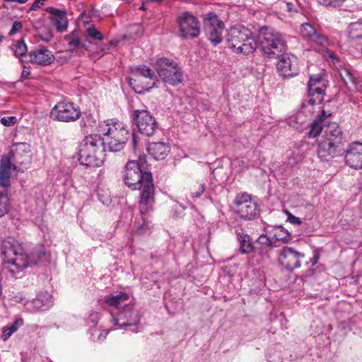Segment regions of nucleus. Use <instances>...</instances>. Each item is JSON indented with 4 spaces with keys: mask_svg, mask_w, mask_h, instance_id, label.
<instances>
[{
    "mask_svg": "<svg viewBox=\"0 0 362 362\" xmlns=\"http://www.w3.org/2000/svg\"><path fill=\"white\" fill-rule=\"evenodd\" d=\"M123 181L131 189H140L139 211L146 214L155 202V186L152 174L142 169L138 160H129L123 170Z\"/></svg>",
    "mask_w": 362,
    "mask_h": 362,
    "instance_id": "1",
    "label": "nucleus"
},
{
    "mask_svg": "<svg viewBox=\"0 0 362 362\" xmlns=\"http://www.w3.org/2000/svg\"><path fill=\"white\" fill-rule=\"evenodd\" d=\"M78 161L90 168L100 166L105 158V141L100 134L86 136L79 145Z\"/></svg>",
    "mask_w": 362,
    "mask_h": 362,
    "instance_id": "2",
    "label": "nucleus"
},
{
    "mask_svg": "<svg viewBox=\"0 0 362 362\" xmlns=\"http://www.w3.org/2000/svg\"><path fill=\"white\" fill-rule=\"evenodd\" d=\"M257 42L262 56L269 59H276L288 48L285 35L266 25L259 28Z\"/></svg>",
    "mask_w": 362,
    "mask_h": 362,
    "instance_id": "3",
    "label": "nucleus"
},
{
    "mask_svg": "<svg viewBox=\"0 0 362 362\" xmlns=\"http://www.w3.org/2000/svg\"><path fill=\"white\" fill-rule=\"evenodd\" d=\"M226 45L235 54L249 55L257 48V42L252 32L247 27L238 25L227 31Z\"/></svg>",
    "mask_w": 362,
    "mask_h": 362,
    "instance_id": "4",
    "label": "nucleus"
},
{
    "mask_svg": "<svg viewBox=\"0 0 362 362\" xmlns=\"http://www.w3.org/2000/svg\"><path fill=\"white\" fill-rule=\"evenodd\" d=\"M341 128L337 123H332L324 130V139L319 142L317 153L320 158L327 160V156L334 157L341 151V147L345 142Z\"/></svg>",
    "mask_w": 362,
    "mask_h": 362,
    "instance_id": "5",
    "label": "nucleus"
},
{
    "mask_svg": "<svg viewBox=\"0 0 362 362\" xmlns=\"http://www.w3.org/2000/svg\"><path fill=\"white\" fill-rule=\"evenodd\" d=\"M155 69L159 78L173 86L180 84L183 80V70L177 62L167 57L158 58Z\"/></svg>",
    "mask_w": 362,
    "mask_h": 362,
    "instance_id": "6",
    "label": "nucleus"
},
{
    "mask_svg": "<svg viewBox=\"0 0 362 362\" xmlns=\"http://www.w3.org/2000/svg\"><path fill=\"white\" fill-rule=\"evenodd\" d=\"M1 254L5 257L3 262L4 269L14 275L19 272L17 259L23 257L24 250L22 245L14 238L4 239L1 243Z\"/></svg>",
    "mask_w": 362,
    "mask_h": 362,
    "instance_id": "7",
    "label": "nucleus"
},
{
    "mask_svg": "<svg viewBox=\"0 0 362 362\" xmlns=\"http://www.w3.org/2000/svg\"><path fill=\"white\" fill-rule=\"evenodd\" d=\"M130 119L139 132L146 136H153L158 127L156 118L146 109L134 110L130 114Z\"/></svg>",
    "mask_w": 362,
    "mask_h": 362,
    "instance_id": "8",
    "label": "nucleus"
},
{
    "mask_svg": "<svg viewBox=\"0 0 362 362\" xmlns=\"http://www.w3.org/2000/svg\"><path fill=\"white\" fill-rule=\"evenodd\" d=\"M10 154H12L13 161L16 164H19L20 166L11 163V157L9 155H4L1 157L0 160V187L6 189L10 186L11 169L17 170L21 168V166L26 168L27 164L30 162L28 155H26L25 159L21 161L18 158L19 153L17 152L13 153V150H11Z\"/></svg>",
    "mask_w": 362,
    "mask_h": 362,
    "instance_id": "9",
    "label": "nucleus"
},
{
    "mask_svg": "<svg viewBox=\"0 0 362 362\" xmlns=\"http://www.w3.org/2000/svg\"><path fill=\"white\" fill-rule=\"evenodd\" d=\"M234 204L235 213L243 220H253L259 215V208L257 204L247 193L237 194Z\"/></svg>",
    "mask_w": 362,
    "mask_h": 362,
    "instance_id": "10",
    "label": "nucleus"
},
{
    "mask_svg": "<svg viewBox=\"0 0 362 362\" xmlns=\"http://www.w3.org/2000/svg\"><path fill=\"white\" fill-rule=\"evenodd\" d=\"M81 115L79 107L69 101L58 102L50 112V117L54 120L63 122H74Z\"/></svg>",
    "mask_w": 362,
    "mask_h": 362,
    "instance_id": "11",
    "label": "nucleus"
},
{
    "mask_svg": "<svg viewBox=\"0 0 362 362\" xmlns=\"http://www.w3.org/2000/svg\"><path fill=\"white\" fill-rule=\"evenodd\" d=\"M179 35L185 40L197 37L201 32L200 22L189 12L181 13L177 18Z\"/></svg>",
    "mask_w": 362,
    "mask_h": 362,
    "instance_id": "12",
    "label": "nucleus"
},
{
    "mask_svg": "<svg viewBox=\"0 0 362 362\" xmlns=\"http://www.w3.org/2000/svg\"><path fill=\"white\" fill-rule=\"evenodd\" d=\"M204 27L207 39L214 46H216L222 42V34L225 25L215 13L209 12L206 15Z\"/></svg>",
    "mask_w": 362,
    "mask_h": 362,
    "instance_id": "13",
    "label": "nucleus"
},
{
    "mask_svg": "<svg viewBox=\"0 0 362 362\" xmlns=\"http://www.w3.org/2000/svg\"><path fill=\"white\" fill-rule=\"evenodd\" d=\"M322 78L320 74L310 77L307 88L308 100L305 101L308 105L313 106L322 103L324 100L327 86L322 81Z\"/></svg>",
    "mask_w": 362,
    "mask_h": 362,
    "instance_id": "14",
    "label": "nucleus"
},
{
    "mask_svg": "<svg viewBox=\"0 0 362 362\" xmlns=\"http://www.w3.org/2000/svg\"><path fill=\"white\" fill-rule=\"evenodd\" d=\"M276 59L277 71L284 78H291L298 74V59L296 55L286 52Z\"/></svg>",
    "mask_w": 362,
    "mask_h": 362,
    "instance_id": "15",
    "label": "nucleus"
},
{
    "mask_svg": "<svg viewBox=\"0 0 362 362\" xmlns=\"http://www.w3.org/2000/svg\"><path fill=\"white\" fill-rule=\"evenodd\" d=\"M305 255L291 247L285 246L279 252L278 262L281 266L288 271L299 268Z\"/></svg>",
    "mask_w": 362,
    "mask_h": 362,
    "instance_id": "16",
    "label": "nucleus"
},
{
    "mask_svg": "<svg viewBox=\"0 0 362 362\" xmlns=\"http://www.w3.org/2000/svg\"><path fill=\"white\" fill-rule=\"evenodd\" d=\"M141 315L138 310L131 304L125 306L118 312L117 317H113L112 322L119 327L134 326L139 323Z\"/></svg>",
    "mask_w": 362,
    "mask_h": 362,
    "instance_id": "17",
    "label": "nucleus"
},
{
    "mask_svg": "<svg viewBox=\"0 0 362 362\" xmlns=\"http://www.w3.org/2000/svg\"><path fill=\"white\" fill-rule=\"evenodd\" d=\"M53 306V298L47 292L39 293L35 298L28 301L25 308L30 313L44 312Z\"/></svg>",
    "mask_w": 362,
    "mask_h": 362,
    "instance_id": "18",
    "label": "nucleus"
},
{
    "mask_svg": "<svg viewBox=\"0 0 362 362\" xmlns=\"http://www.w3.org/2000/svg\"><path fill=\"white\" fill-rule=\"evenodd\" d=\"M362 143H352L345 155V162L347 165L354 169H362Z\"/></svg>",
    "mask_w": 362,
    "mask_h": 362,
    "instance_id": "19",
    "label": "nucleus"
},
{
    "mask_svg": "<svg viewBox=\"0 0 362 362\" xmlns=\"http://www.w3.org/2000/svg\"><path fill=\"white\" fill-rule=\"evenodd\" d=\"M45 250L42 247L34 248L30 255L24 252L23 257L17 259L16 264L19 268V272L28 267L36 265L45 257Z\"/></svg>",
    "mask_w": 362,
    "mask_h": 362,
    "instance_id": "20",
    "label": "nucleus"
},
{
    "mask_svg": "<svg viewBox=\"0 0 362 362\" xmlns=\"http://www.w3.org/2000/svg\"><path fill=\"white\" fill-rule=\"evenodd\" d=\"M45 11L52 15V17L49 18L50 21L58 32L64 33L66 30L68 20L66 10H59L54 7L49 6L45 8Z\"/></svg>",
    "mask_w": 362,
    "mask_h": 362,
    "instance_id": "21",
    "label": "nucleus"
},
{
    "mask_svg": "<svg viewBox=\"0 0 362 362\" xmlns=\"http://www.w3.org/2000/svg\"><path fill=\"white\" fill-rule=\"evenodd\" d=\"M29 62L41 66L51 64L54 59V57L51 51L46 47L42 46L40 49L29 52Z\"/></svg>",
    "mask_w": 362,
    "mask_h": 362,
    "instance_id": "22",
    "label": "nucleus"
},
{
    "mask_svg": "<svg viewBox=\"0 0 362 362\" xmlns=\"http://www.w3.org/2000/svg\"><path fill=\"white\" fill-rule=\"evenodd\" d=\"M104 135L105 136H112L127 142L129 137V132L124 124L116 122L111 127H109Z\"/></svg>",
    "mask_w": 362,
    "mask_h": 362,
    "instance_id": "23",
    "label": "nucleus"
},
{
    "mask_svg": "<svg viewBox=\"0 0 362 362\" xmlns=\"http://www.w3.org/2000/svg\"><path fill=\"white\" fill-rule=\"evenodd\" d=\"M331 115L332 113L329 111L322 110L321 114H320L312 123L310 129L308 132L309 136L316 137L319 136L323 128L325 129L327 127H325V119Z\"/></svg>",
    "mask_w": 362,
    "mask_h": 362,
    "instance_id": "24",
    "label": "nucleus"
},
{
    "mask_svg": "<svg viewBox=\"0 0 362 362\" xmlns=\"http://www.w3.org/2000/svg\"><path fill=\"white\" fill-rule=\"evenodd\" d=\"M148 152L156 160H163L170 152V147L164 142H153L148 146Z\"/></svg>",
    "mask_w": 362,
    "mask_h": 362,
    "instance_id": "25",
    "label": "nucleus"
},
{
    "mask_svg": "<svg viewBox=\"0 0 362 362\" xmlns=\"http://www.w3.org/2000/svg\"><path fill=\"white\" fill-rule=\"evenodd\" d=\"M256 250L261 255L269 257V252L275 246L272 240L266 235L262 234L256 240Z\"/></svg>",
    "mask_w": 362,
    "mask_h": 362,
    "instance_id": "26",
    "label": "nucleus"
},
{
    "mask_svg": "<svg viewBox=\"0 0 362 362\" xmlns=\"http://www.w3.org/2000/svg\"><path fill=\"white\" fill-rule=\"evenodd\" d=\"M237 240L241 254H249L255 250V246L249 235L244 233H238L237 234Z\"/></svg>",
    "mask_w": 362,
    "mask_h": 362,
    "instance_id": "27",
    "label": "nucleus"
},
{
    "mask_svg": "<svg viewBox=\"0 0 362 362\" xmlns=\"http://www.w3.org/2000/svg\"><path fill=\"white\" fill-rule=\"evenodd\" d=\"M129 299V295L126 292H120L117 295H108L104 298V302L106 305L111 307L119 308L122 303Z\"/></svg>",
    "mask_w": 362,
    "mask_h": 362,
    "instance_id": "28",
    "label": "nucleus"
},
{
    "mask_svg": "<svg viewBox=\"0 0 362 362\" xmlns=\"http://www.w3.org/2000/svg\"><path fill=\"white\" fill-rule=\"evenodd\" d=\"M347 36L351 41L360 40L362 37V23L360 21L349 25Z\"/></svg>",
    "mask_w": 362,
    "mask_h": 362,
    "instance_id": "29",
    "label": "nucleus"
},
{
    "mask_svg": "<svg viewBox=\"0 0 362 362\" xmlns=\"http://www.w3.org/2000/svg\"><path fill=\"white\" fill-rule=\"evenodd\" d=\"M269 233L272 234L277 241H282L283 243H287L291 240V233L281 226H276L269 231Z\"/></svg>",
    "mask_w": 362,
    "mask_h": 362,
    "instance_id": "30",
    "label": "nucleus"
},
{
    "mask_svg": "<svg viewBox=\"0 0 362 362\" xmlns=\"http://www.w3.org/2000/svg\"><path fill=\"white\" fill-rule=\"evenodd\" d=\"M341 77L348 89L352 91H357V78L348 69H344L341 73Z\"/></svg>",
    "mask_w": 362,
    "mask_h": 362,
    "instance_id": "31",
    "label": "nucleus"
},
{
    "mask_svg": "<svg viewBox=\"0 0 362 362\" xmlns=\"http://www.w3.org/2000/svg\"><path fill=\"white\" fill-rule=\"evenodd\" d=\"M135 74L153 80V82L150 88L156 86V83L158 82L154 71L146 65L137 66L135 69Z\"/></svg>",
    "mask_w": 362,
    "mask_h": 362,
    "instance_id": "32",
    "label": "nucleus"
},
{
    "mask_svg": "<svg viewBox=\"0 0 362 362\" xmlns=\"http://www.w3.org/2000/svg\"><path fill=\"white\" fill-rule=\"evenodd\" d=\"M81 127L83 132L88 133L96 126V120L90 113H84L80 122Z\"/></svg>",
    "mask_w": 362,
    "mask_h": 362,
    "instance_id": "33",
    "label": "nucleus"
},
{
    "mask_svg": "<svg viewBox=\"0 0 362 362\" xmlns=\"http://www.w3.org/2000/svg\"><path fill=\"white\" fill-rule=\"evenodd\" d=\"M9 199L7 194V189L0 187V217L4 216L8 211Z\"/></svg>",
    "mask_w": 362,
    "mask_h": 362,
    "instance_id": "34",
    "label": "nucleus"
},
{
    "mask_svg": "<svg viewBox=\"0 0 362 362\" xmlns=\"http://www.w3.org/2000/svg\"><path fill=\"white\" fill-rule=\"evenodd\" d=\"M106 142L107 144L110 151L117 152L124 148L126 141L112 136H106Z\"/></svg>",
    "mask_w": 362,
    "mask_h": 362,
    "instance_id": "35",
    "label": "nucleus"
},
{
    "mask_svg": "<svg viewBox=\"0 0 362 362\" xmlns=\"http://www.w3.org/2000/svg\"><path fill=\"white\" fill-rule=\"evenodd\" d=\"M23 319H21V318L16 319L12 323V325L11 326L8 327L7 328H5L3 330L1 339L4 341L7 340L12 335L13 333H14L16 331H17L18 327H20L21 326L23 325Z\"/></svg>",
    "mask_w": 362,
    "mask_h": 362,
    "instance_id": "36",
    "label": "nucleus"
},
{
    "mask_svg": "<svg viewBox=\"0 0 362 362\" xmlns=\"http://www.w3.org/2000/svg\"><path fill=\"white\" fill-rule=\"evenodd\" d=\"M12 49L14 55L16 57H20L25 55L28 51V47L24 40L21 38L13 45Z\"/></svg>",
    "mask_w": 362,
    "mask_h": 362,
    "instance_id": "37",
    "label": "nucleus"
},
{
    "mask_svg": "<svg viewBox=\"0 0 362 362\" xmlns=\"http://www.w3.org/2000/svg\"><path fill=\"white\" fill-rule=\"evenodd\" d=\"M316 33V30L311 24L303 23L301 25L300 33L303 37L312 39Z\"/></svg>",
    "mask_w": 362,
    "mask_h": 362,
    "instance_id": "38",
    "label": "nucleus"
},
{
    "mask_svg": "<svg viewBox=\"0 0 362 362\" xmlns=\"http://www.w3.org/2000/svg\"><path fill=\"white\" fill-rule=\"evenodd\" d=\"M311 40L322 47H326L329 45L328 38L325 35L317 33H316Z\"/></svg>",
    "mask_w": 362,
    "mask_h": 362,
    "instance_id": "39",
    "label": "nucleus"
},
{
    "mask_svg": "<svg viewBox=\"0 0 362 362\" xmlns=\"http://www.w3.org/2000/svg\"><path fill=\"white\" fill-rule=\"evenodd\" d=\"M108 332L109 330H100L98 329H94L91 331L90 334L94 340L103 341L106 338Z\"/></svg>",
    "mask_w": 362,
    "mask_h": 362,
    "instance_id": "40",
    "label": "nucleus"
},
{
    "mask_svg": "<svg viewBox=\"0 0 362 362\" xmlns=\"http://www.w3.org/2000/svg\"><path fill=\"white\" fill-rule=\"evenodd\" d=\"M87 33L94 40H102L103 39V34L93 26L87 29Z\"/></svg>",
    "mask_w": 362,
    "mask_h": 362,
    "instance_id": "41",
    "label": "nucleus"
},
{
    "mask_svg": "<svg viewBox=\"0 0 362 362\" xmlns=\"http://www.w3.org/2000/svg\"><path fill=\"white\" fill-rule=\"evenodd\" d=\"M100 319V315L97 312H92L88 317V324L90 327H95Z\"/></svg>",
    "mask_w": 362,
    "mask_h": 362,
    "instance_id": "42",
    "label": "nucleus"
},
{
    "mask_svg": "<svg viewBox=\"0 0 362 362\" xmlns=\"http://www.w3.org/2000/svg\"><path fill=\"white\" fill-rule=\"evenodd\" d=\"M318 2L326 6L337 7L341 6L345 0H317Z\"/></svg>",
    "mask_w": 362,
    "mask_h": 362,
    "instance_id": "43",
    "label": "nucleus"
},
{
    "mask_svg": "<svg viewBox=\"0 0 362 362\" xmlns=\"http://www.w3.org/2000/svg\"><path fill=\"white\" fill-rule=\"evenodd\" d=\"M16 117L13 116L4 117L0 119L1 124L5 127L13 126L16 124Z\"/></svg>",
    "mask_w": 362,
    "mask_h": 362,
    "instance_id": "44",
    "label": "nucleus"
},
{
    "mask_svg": "<svg viewBox=\"0 0 362 362\" xmlns=\"http://www.w3.org/2000/svg\"><path fill=\"white\" fill-rule=\"evenodd\" d=\"M204 189H205V184L204 183L199 184L197 189L194 191L191 192V196L193 198H198L203 194Z\"/></svg>",
    "mask_w": 362,
    "mask_h": 362,
    "instance_id": "45",
    "label": "nucleus"
},
{
    "mask_svg": "<svg viewBox=\"0 0 362 362\" xmlns=\"http://www.w3.org/2000/svg\"><path fill=\"white\" fill-rule=\"evenodd\" d=\"M23 28V24L21 21H15L13 23L12 28L10 30L8 35L10 36L13 35L16 33Z\"/></svg>",
    "mask_w": 362,
    "mask_h": 362,
    "instance_id": "46",
    "label": "nucleus"
},
{
    "mask_svg": "<svg viewBox=\"0 0 362 362\" xmlns=\"http://www.w3.org/2000/svg\"><path fill=\"white\" fill-rule=\"evenodd\" d=\"M69 45L70 47H73L74 49L76 48H81L83 47L84 45H82L81 39L78 37H76L72 38L69 42Z\"/></svg>",
    "mask_w": 362,
    "mask_h": 362,
    "instance_id": "47",
    "label": "nucleus"
},
{
    "mask_svg": "<svg viewBox=\"0 0 362 362\" xmlns=\"http://www.w3.org/2000/svg\"><path fill=\"white\" fill-rule=\"evenodd\" d=\"M287 219L288 221L293 224V225H300L302 223V221L300 218L291 214L290 212L287 211Z\"/></svg>",
    "mask_w": 362,
    "mask_h": 362,
    "instance_id": "48",
    "label": "nucleus"
},
{
    "mask_svg": "<svg viewBox=\"0 0 362 362\" xmlns=\"http://www.w3.org/2000/svg\"><path fill=\"white\" fill-rule=\"evenodd\" d=\"M47 0H35L32 4L30 11H36L42 6Z\"/></svg>",
    "mask_w": 362,
    "mask_h": 362,
    "instance_id": "49",
    "label": "nucleus"
},
{
    "mask_svg": "<svg viewBox=\"0 0 362 362\" xmlns=\"http://www.w3.org/2000/svg\"><path fill=\"white\" fill-rule=\"evenodd\" d=\"M327 57L328 59H332V62L334 64L339 62L337 57L336 56L334 52L332 51H330V50L327 51Z\"/></svg>",
    "mask_w": 362,
    "mask_h": 362,
    "instance_id": "50",
    "label": "nucleus"
},
{
    "mask_svg": "<svg viewBox=\"0 0 362 362\" xmlns=\"http://www.w3.org/2000/svg\"><path fill=\"white\" fill-rule=\"evenodd\" d=\"M30 74V71L29 70V68L26 66H23V69L21 73V78L24 79L28 78V76Z\"/></svg>",
    "mask_w": 362,
    "mask_h": 362,
    "instance_id": "51",
    "label": "nucleus"
},
{
    "mask_svg": "<svg viewBox=\"0 0 362 362\" xmlns=\"http://www.w3.org/2000/svg\"><path fill=\"white\" fill-rule=\"evenodd\" d=\"M52 37H53V35H52V32L50 30H48L47 32L46 35L45 37H42V40L44 42H48L52 40Z\"/></svg>",
    "mask_w": 362,
    "mask_h": 362,
    "instance_id": "52",
    "label": "nucleus"
},
{
    "mask_svg": "<svg viewBox=\"0 0 362 362\" xmlns=\"http://www.w3.org/2000/svg\"><path fill=\"white\" fill-rule=\"evenodd\" d=\"M319 259V254L317 252L315 251L313 258L311 259V264L313 266L315 265Z\"/></svg>",
    "mask_w": 362,
    "mask_h": 362,
    "instance_id": "53",
    "label": "nucleus"
},
{
    "mask_svg": "<svg viewBox=\"0 0 362 362\" xmlns=\"http://www.w3.org/2000/svg\"><path fill=\"white\" fill-rule=\"evenodd\" d=\"M137 141H136V136L134 133L132 134V146L133 148H135L136 146Z\"/></svg>",
    "mask_w": 362,
    "mask_h": 362,
    "instance_id": "54",
    "label": "nucleus"
},
{
    "mask_svg": "<svg viewBox=\"0 0 362 362\" xmlns=\"http://www.w3.org/2000/svg\"><path fill=\"white\" fill-rule=\"evenodd\" d=\"M4 1H7V2H17L19 4H25L28 1V0H4Z\"/></svg>",
    "mask_w": 362,
    "mask_h": 362,
    "instance_id": "55",
    "label": "nucleus"
},
{
    "mask_svg": "<svg viewBox=\"0 0 362 362\" xmlns=\"http://www.w3.org/2000/svg\"><path fill=\"white\" fill-rule=\"evenodd\" d=\"M117 43H118V42H117V41H115V42L110 41V45L111 46H114V47H117Z\"/></svg>",
    "mask_w": 362,
    "mask_h": 362,
    "instance_id": "56",
    "label": "nucleus"
},
{
    "mask_svg": "<svg viewBox=\"0 0 362 362\" xmlns=\"http://www.w3.org/2000/svg\"><path fill=\"white\" fill-rule=\"evenodd\" d=\"M148 1L150 2H158V4H160L161 2H163L164 0H148Z\"/></svg>",
    "mask_w": 362,
    "mask_h": 362,
    "instance_id": "57",
    "label": "nucleus"
},
{
    "mask_svg": "<svg viewBox=\"0 0 362 362\" xmlns=\"http://www.w3.org/2000/svg\"><path fill=\"white\" fill-rule=\"evenodd\" d=\"M286 6H287L288 10L291 11V10L292 4H287Z\"/></svg>",
    "mask_w": 362,
    "mask_h": 362,
    "instance_id": "58",
    "label": "nucleus"
},
{
    "mask_svg": "<svg viewBox=\"0 0 362 362\" xmlns=\"http://www.w3.org/2000/svg\"><path fill=\"white\" fill-rule=\"evenodd\" d=\"M140 9H141V10H144V9H145L144 6V5H142V6L140 7Z\"/></svg>",
    "mask_w": 362,
    "mask_h": 362,
    "instance_id": "59",
    "label": "nucleus"
},
{
    "mask_svg": "<svg viewBox=\"0 0 362 362\" xmlns=\"http://www.w3.org/2000/svg\"><path fill=\"white\" fill-rule=\"evenodd\" d=\"M3 40V36L0 35V42L2 41Z\"/></svg>",
    "mask_w": 362,
    "mask_h": 362,
    "instance_id": "60",
    "label": "nucleus"
},
{
    "mask_svg": "<svg viewBox=\"0 0 362 362\" xmlns=\"http://www.w3.org/2000/svg\"><path fill=\"white\" fill-rule=\"evenodd\" d=\"M302 106H303V107H305V102L303 103Z\"/></svg>",
    "mask_w": 362,
    "mask_h": 362,
    "instance_id": "61",
    "label": "nucleus"
}]
</instances>
